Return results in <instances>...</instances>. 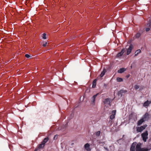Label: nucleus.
I'll use <instances>...</instances> for the list:
<instances>
[{"label": "nucleus", "mask_w": 151, "mask_h": 151, "mask_svg": "<svg viewBox=\"0 0 151 151\" xmlns=\"http://www.w3.org/2000/svg\"><path fill=\"white\" fill-rule=\"evenodd\" d=\"M148 134L147 131L143 133L141 135L142 138V139L144 142H146V140L148 138Z\"/></svg>", "instance_id": "1"}, {"label": "nucleus", "mask_w": 151, "mask_h": 151, "mask_svg": "<svg viewBox=\"0 0 151 151\" xmlns=\"http://www.w3.org/2000/svg\"><path fill=\"white\" fill-rule=\"evenodd\" d=\"M136 151H147V150L144 148H141V144L138 143L136 145Z\"/></svg>", "instance_id": "2"}, {"label": "nucleus", "mask_w": 151, "mask_h": 151, "mask_svg": "<svg viewBox=\"0 0 151 151\" xmlns=\"http://www.w3.org/2000/svg\"><path fill=\"white\" fill-rule=\"evenodd\" d=\"M111 100L109 99H106L104 100V103L106 106L107 105V106H110Z\"/></svg>", "instance_id": "3"}, {"label": "nucleus", "mask_w": 151, "mask_h": 151, "mask_svg": "<svg viewBox=\"0 0 151 151\" xmlns=\"http://www.w3.org/2000/svg\"><path fill=\"white\" fill-rule=\"evenodd\" d=\"M48 140V138H46L44 139L43 142L39 146V148H42L45 145V143L47 142Z\"/></svg>", "instance_id": "4"}, {"label": "nucleus", "mask_w": 151, "mask_h": 151, "mask_svg": "<svg viewBox=\"0 0 151 151\" xmlns=\"http://www.w3.org/2000/svg\"><path fill=\"white\" fill-rule=\"evenodd\" d=\"M147 126V125H144L140 127H138L137 128V131L138 132H142L143 129L145 128Z\"/></svg>", "instance_id": "5"}, {"label": "nucleus", "mask_w": 151, "mask_h": 151, "mask_svg": "<svg viewBox=\"0 0 151 151\" xmlns=\"http://www.w3.org/2000/svg\"><path fill=\"white\" fill-rule=\"evenodd\" d=\"M142 119H143L145 121L149 119V114L147 113H146L143 117Z\"/></svg>", "instance_id": "6"}, {"label": "nucleus", "mask_w": 151, "mask_h": 151, "mask_svg": "<svg viewBox=\"0 0 151 151\" xmlns=\"http://www.w3.org/2000/svg\"><path fill=\"white\" fill-rule=\"evenodd\" d=\"M132 48L133 46L132 45H131L129 46V48L127 49V55H129L130 53Z\"/></svg>", "instance_id": "7"}, {"label": "nucleus", "mask_w": 151, "mask_h": 151, "mask_svg": "<svg viewBox=\"0 0 151 151\" xmlns=\"http://www.w3.org/2000/svg\"><path fill=\"white\" fill-rule=\"evenodd\" d=\"M116 112V110H113L112 112V114L110 116V118L111 119H113L115 117V116Z\"/></svg>", "instance_id": "8"}, {"label": "nucleus", "mask_w": 151, "mask_h": 151, "mask_svg": "<svg viewBox=\"0 0 151 151\" xmlns=\"http://www.w3.org/2000/svg\"><path fill=\"white\" fill-rule=\"evenodd\" d=\"M125 51V49H122L120 52H119L116 55L117 57L119 58V57L122 56Z\"/></svg>", "instance_id": "9"}, {"label": "nucleus", "mask_w": 151, "mask_h": 151, "mask_svg": "<svg viewBox=\"0 0 151 151\" xmlns=\"http://www.w3.org/2000/svg\"><path fill=\"white\" fill-rule=\"evenodd\" d=\"M136 145V142H134L132 144L130 148L131 151H135V147Z\"/></svg>", "instance_id": "10"}, {"label": "nucleus", "mask_w": 151, "mask_h": 151, "mask_svg": "<svg viewBox=\"0 0 151 151\" xmlns=\"http://www.w3.org/2000/svg\"><path fill=\"white\" fill-rule=\"evenodd\" d=\"M85 149L88 151H90L91 149L90 148V145L88 143L84 145Z\"/></svg>", "instance_id": "11"}, {"label": "nucleus", "mask_w": 151, "mask_h": 151, "mask_svg": "<svg viewBox=\"0 0 151 151\" xmlns=\"http://www.w3.org/2000/svg\"><path fill=\"white\" fill-rule=\"evenodd\" d=\"M98 94L99 93H98L96 94V95H94L93 96L91 99V101L93 104L95 103L96 98L97 96L98 95Z\"/></svg>", "instance_id": "12"}, {"label": "nucleus", "mask_w": 151, "mask_h": 151, "mask_svg": "<svg viewBox=\"0 0 151 151\" xmlns=\"http://www.w3.org/2000/svg\"><path fill=\"white\" fill-rule=\"evenodd\" d=\"M126 70L125 68H122L118 70V72L119 73H122L125 71Z\"/></svg>", "instance_id": "13"}, {"label": "nucleus", "mask_w": 151, "mask_h": 151, "mask_svg": "<svg viewBox=\"0 0 151 151\" xmlns=\"http://www.w3.org/2000/svg\"><path fill=\"white\" fill-rule=\"evenodd\" d=\"M151 103V101H147L144 103L143 106L145 107L147 106Z\"/></svg>", "instance_id": "14"}, {"label": "nucleus", "mask_w": 151, "mask_h": 151, "mask_svg": "<svg viewBox=\"0 0 151 151\" xmlns=\"http://www.w3.org/2000/svg\"><path fill=\"white\" fill-rule=\"evenodd\" d=\"M144 121V120H143V119H142V118L141 119H140L137 122V125L138 126L142 124V123Z\"/></svg>", "instance_id": "15"}, {"label": "nucleus", "mask_w": 151, "mask_h": 151, "mask_svg": "<svg viewBox=\"0 0 151 151\" xmlns=\"http://www.w3.org/2000/svg\"><path fill=\"white\" fill-rule=\"evenodd\" d=\"M141 52V50L139 49L137 50L135 52L134 57H135L137 56Z\"/></svg>", "instance_id": "16"}, {"label": "nucleus", "mask_w": 151, "mask_h": 151, "mask_svg": "<svg viewBox=\"0 0 151 151\" xmlns=\"http://www.w3.org/2000/svg\"><path fill=\"white\" fill-rule=\"evenodd\" d=\"M106 72L105 70L104 69L103 71L101 72V73L100 75V76L101 77H102L105 74V73Z\"/></svg>", "instance_id": "17"}, {"label": "nucleus", "mask_w": 151, "mask_h": 151, "mask_svg": "<svg viewBox=\"0 0 151 151\" xmlns=\"http://www.w3.org/2000/svg\"><path fill=\"white\" fill-rule=\"evenodd\" d=\"M96 80L95 79L93 81V85H92V87L93 88H94L96 86Z\"/></svg>", "instance_id": "18"}, {"label": "nucleus", "mask_w": 151, "mask_h": 151, "mask_svg": "<svg viewBox=\"0 0 151 151\" xmlns=\"http://www.w3.org/2000/svg\"><path fill=\"white\" fill-rule=\"evenodd\" d=\"M116 80L118 82H121L123 81V80L122 78L118 77L117 78Z\"/></svg>", "instance_id": "19"}, {"label": "nucleus", "mask_w": 151, "mask_h": 151, "mask_svg": "<svg viewBox=\"0 0 151 151\" xmlns=\"http://www.w3.org/2000/svg\"><path fill=\"white\" fill-rule=\"evenodd\" d=\"M147 26L151 28V19L149 21V23L147 25Z\"/></svg>", "instance_id": "20"}, {"label": "nucleus", "mask_w": 151, "mask_h": 151, "mask_svg": "<svg viewBox=\"0 0 151 151\" xmlns=\"http://www.w3.org/2000/svg\"><path fill=\"white\" fill-rule=\"evenodd\" d=\"M46 34L45 33L43 34L42 35V37L44 39H46L47 37H46Z\"/></svg>", "instance_id": "21"}, {"label": "nucleus", "mask_w": 151, "mask_h": 151, "mask_svg": "<svg viewBox=\"0 0 151 151\" xmlns=\"http://www.w3.org/2000/svg\"><path fill=\"white\" fill-rule=\"evenodd\" d=\"M141 35V34L139 33H137L136 35V37L137 38L139 37Z\"/></svg>", "instance_id": "22"}, {"label": "nucleus", "mask_w": 151, "mask_h": 151, "mask_svg": "<svg viewBox=\"0 0 151 151\" xmlns=\"http://www.w3.org/2000/svg\"><path fill=\"white\" fill-rule=\"evenodd\" d=\"M134 88L135 89L137 90L139 88V87L138 85H136L134 86Z\"/></svg>", "instance_id": "23"}, {"label": "nucleus", "mask_w": 151, "mask_h": 151, "mask_svg": "<svg viewBox=\"0 0 151 151\" xmlns=\"http://www.w3.org/2000/svg\"><path fill=\"white\" fill-rule=\"evenodd\" d=\"M100 131H97L96 132V135L97 136H99L100 134Z\"/></svg>", "instance_id": "24"}, {"label": "nucleus", "mask_w": 151, "mask_h": 151, "mask_svg": "<svg viewBox=\"0 0 151 151\" xmlns=\"http://www.w3.org/2000/svg\"><path fill=\"white\" fill-rule=\"evenodd\" d=\"M25 57L28 58H31L32 57L30 55H29L27 54H26L25 55Z\"/></svg>", "instance_id": "25"}, {"label": "nucleus", "mask_w": 151, "mask_h": 151, "mask_svg": "<svg viewBox=\"0 0 151 151\" xmlns=\"http://www.w3.org/2000/svg\"><path fill=\"white\" fill-rule=\"evenodd\" d=\"M150 30V29L149 28H148V27H147V28H146V29H145V30L147 32H148V31H149Z\"/></svg>", "instance_id": "26"}, {"label": "nucleus", "mask_w": 151, "mask_h": 151, "mask_svg": "<svg viewBox=\"0 0 151 151\" xmlns=\"http://www.w3.org/2000/svg\"><path fill=\"white\" fill-rule=\"evenodd\" d=\"M47 44V42H46L45 43H44V44H43V46L44 47H45L46 46Z\"/></svg>", "instance_id": "27"}, {"label": "nucleus", "mask_w": 151, "mask_h": 151, "mask_svg": "<svg viewBox=\"0 0 151 151\" xmlns=\"http://www.w3.org/2000/svg\"><path fill=\"white\" fill-rule=\"evenodd\" d=\"M103 144H104V142H99V144L100 145H102V144L103 145Z\"/></svg>", "instance_id": "28"}, {"label": "nucleus", "mask_w": 151, "mask_h": 151, "mask_svg": "<svg viewBox=\"0 0 151 151\" xmlns=\"http://www.w3.org/2000/svg\"><path fill=\"white\" fill-rule=\"evenodd\" d=\"M56 136H57L56 135H55V136H54V139H55V138H56Z\"/></svg>", "instance_id": "29"}, {"label": "nucleus", "mask_w": 151, "mask_h": 151, "mask_svg": "<svg viewBox=\"0 0 151 151\" xmlns=\"http://www.w3.org/2000/svg\"><path fill=\"white\" fill-rule=\"evenodd\" d=\"M123 90H121L120 91V92H121V93H122V92H123Z\"/></svg>", "instance_id": "30"}, {"label": "nucleus", "mask_w": 151, "mask_h": 151, "mask_svg": "<svg viewBox=\"0 0 151 151\" xmlns=\"http://www.w3.org/2000/svg\"><path fill=\"white\" fill-rule=\"evenodd\" d=\"M131 68H132V66H131Z\"/></svg>", "instance_id": "31"}, {"label": "nucleus", "mask_w": 151, "mask_h": 151, "mask_svg": "<svg viewBox=\"0 0 151 151\" xmlns=\"http://www.w3.org/2000/svg\"><path fill=\"white\" fill-rule=\"evenodd\" d=\"M35 151H36V150H35Z\"/></svg>", "instance_id": "32"}]
</instances>
